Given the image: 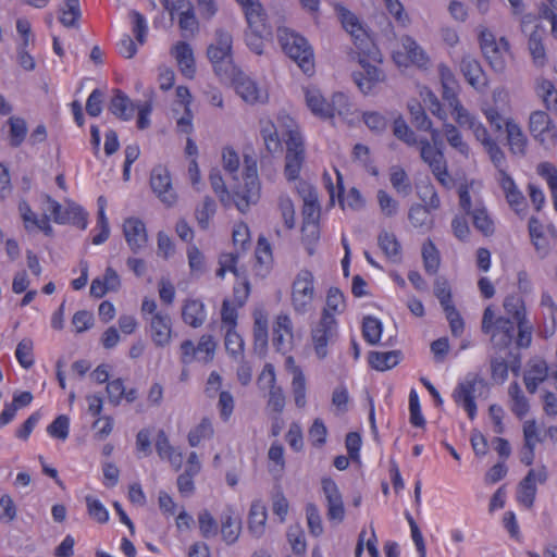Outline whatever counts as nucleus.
<instances>
[{
    "label": "nucleus",
    "instance_id": "obj_60",
    "mask_svg": "<svg viewBox=\"0 0 557 557\" xmlns=\"http://www.w3.org/2000/svg\"><path fill=\"white\" fill-rule=\"evenodd\" d=\"M408 107L411 115V122L413 123V125L420 131L430 129L432 122L428 117L422 106L419 102L414 101L412 103H409Z\"/></svg>",
    "mask_w": 557,
    "mask_h": 557
},
{
    "label": "nucleus",
    "instance_id": "obj_10",
    "mask_svg": "<svg viewBox=\"0 0 557 557\" xmlns=\"http://www.w3.org/2000/svg\"><path fill=\"white\" fill-rule=\"evenodd\" d=\"M420 157L429 165L433 175L444 187H451L453 178L447 170V162L441 147L432 146L426 138L420 139Z\"/></svg>",
    "mask_w": 557,
    "mask_h": 557
},
{
    "label": "nucleus",
    "instance_id": "obj_12",
    "mask_svg": "<svg viewBox=\"0 0 557 557\" xmlns=\"http://www.w3.org/2000/svg\"><path fill=\"white\" fill-rule=\"evenodd\" d=\"M370 61L374 62L358 50V62L361 69L352 73V78L358 88L366 95L371 92L385 78L383 71L371 64Z\"/></svg>",
    "mask_w": 557,
    "mask_h": 557
},
{
    "label": "nucleus",
    "instance_id": "obj_30",
    "mask_svg": "<svg viewBox=\"0 0 557 557\" xmlns=\"http://www.w3.org/2000/svg\"><path fill=\"white\" fill-rule=\"evenodd\" d=\"M182 318L191 327H199L206 321L205 305L198 299L186 300L182 309Z\"/></svg>",
    "mask_w": 557,
    "mask_h": 557
},
{
    "label": "nucleus",
    "instance_id": "obj_62",
    "mask_svg": "<svg viewBox=\"0 0 557 557\" xmlns=\"http://www.w3.org/2000/svg\"><path fill=\"white\" fill-rule=\"evenodd\" d=\"M47 432L54 438L65 441L69 437L70 419L64 414L59 416L48 425Z\"/></svg>",
    "mask_w": 557,
    "mask_h": 557
},
{
    "label": "nucleus",
    "instance_id": "obj_53",
    "mask_svg": "<svg viewBox=\"0 0 557 557\" xmlns=\"http://www.w3.org/2000/svg\"><path fill=\"white\" fill-rule=\"evenodd\" d=\"M408 219L414 227L428 230L431 225V216L429 209L420 203L411 206Z\"/></svg>",
    "mask_w": 557,
    "mask_h": 557
},
{
    "label": "nucleus",
    "instance_id": "obj_45",
    "mask_svg": "<svg viewBox=\"0 0 557 557\" xmlns=\"http://www.w3.org/2000/svg\"><path fill=\"white\" fill-rule=\"evenodd\" d=\"M422 258L425 271L434 275L440 267V252L432 240H426L422 246Z\"/></svg>",
    "mask_w": 557,
    "mask_h": 557
},
{
    "label": "nucleus",
    "instance_id": "obj_24",
    "mask_svg": "<svg viewBox=\"0 0 557 557\" xmlns=\"http://www.w3.org/2000/svg\"><path fill=\"white\" fill-rule=\"evenodd\" d=\"M498 183L510 208L517 213L522 211L525 205L524 196L517 188L512 177L507 173V171H502V176H498Z\"/></svg>",
    "mask_w": 557,
    "mask_h": 557
},
{
    "label": "nucleus",
    "instance_id": "obj_37",
    "mask_svg": "<svg viewBox=\"0 0 557 557\" xmlns=\"http://www.w3.org/2000/svg\"><path fill=\"white\" fill-rule=\"evenodd\" d=\"M389 181L393 188L401 196L407 197L412 193L411 181L407 172L399 165L389 169Z\"/></svg>",
    "mask_w": 557,
    "mask_h": 557
},
{
    "label": "nucleus",
    "instance_id": "obj_29",
    "mask_svg": "<svg viewBox=\"0 0 557 557\" xmlns=\"http://www.w3.org/2000/svg\"><path fill=\"white\" fill-rule=\"evenodd\" d=\"M244 11L248 23V29H252L257 33H269V30H271L265 22V13L259 0L250 2L249 5L244 8Z\"/></svg>",
    "mask_w": 557,
    "mask_h": 557
},
{
    "label": "nucleus",
    "instance_id": "obj_7",
    "mask_svg": "<svg viewBox=\"0 0 557 557\" xmlns=\"http://www.w3.org/2000/svg\"><path fill=\"white\" fill-rule=\"evenodd\" d=\"M487 391V384L482 377L476 374H469L458 384L453 397L467 411L469 418L473 420L476 414L475 399L484 396Z\"/></svg>",
    "mask_w": 557,
    "mask_h": 557
},
{
    "label": "nucleus",
    "instance_id": "obj_16",
    "mask_svg": "<svg viewBox=\"0 0 557 557\" xmlns=\"http://www.w3.org/2000/svg\"><path fill=\"white\" fill-rule=\"evenodd\" d=\"M547 480L545 468L531 469L518 485L517 499L527 508H532L537 492L536 483L543 484Z\"/></svg>",
    "mask_w": 557,
    "mask_h": 557
},
{
    "label": "nucleus",
    "instance_id": "obj_4",
    "mask_svg": "<svg viewBox=\"0 0 557 557\" xmlns=\"http://www.w3.org/2000/svg\"><path fill=\"white\" fill-rule=\"evenodd\" d=\"M277 37L283 51L298 64L305 74H312L314 57L308 40L286 27L277 29Z\"/></svg>",
    "mask_w": 557,
    "mask_h": 557
},
{
    "label": "nucleus",
    "instance_id": "obj_22",
    "mask_svg": "<svg viewBox=\"0 0 557 557\" xmlns=\"http://www.w3.org/2000/svg\"><path fill=\"white\" fill-rule=\"evenodd\" d=\"M293 339V325L287 314H278L273 326V345L278 351H287Z\"/></svg>",
    "mask_w": 557,
    "mask_h": 557
},
{
    "label": "nucleus",
    "instance_id": "obj_49",
    "mask_svg": "<svg viewBox=\"0 0 557 557\" xmlns=\"http://www.w3.org/2000/svg\"><path fill=\"white\" fill-rule=\"evenodd\" d=\"M34 342L29 337L23 338L16 346L15 357L24 369H29L34 366Z\"/></svg>",
    "mask_w": 557,
    "mask_h": 557
},
{
    "label": "nucleus",
    "instance_id": "obj_11",
    "mask_svg": "<svg viewBox=\"0 0 557 557\" xmlns=\"http://www.w3.org/2000/svg\"><path fill=\"white\" fill-rule=\"evenodd\" d=\"M337 321L333 315L321 314L320 320L311 329V339L315 355L323 359L327 355V345L337 337Z\"/></svg>",
    "mask_w": 557,
    "mask_h": 557
},
{
    "label": "nucleus",
    "instance_id": "obj_19",
    "mask_svg": "<svg viewBox=\"0 0 557 557\" xmlns=\"http://www.w3.org/2000/svg\"><path fill=\"white\" fill-rule=\"evenodd\" d=\"M221 535L227 545L237 542L242 532V518L232 507H226L220 516Z\"/></svg>",
    "mask_w": 557,
    "mask_h": 557
},
{
    "label": "nucleus",
    "instance_id": "obj_17",
    "mask_svg": "<svg viewBox=\"0 0 557 557\" xmlns=\"http://www.w3.org/2000/svg\"><path fill=\"white\" fill-rule=\"evenodd\" d=\"M123 234L134 253H138L148 243L146 226L139 219H126L123 223Z\"/></svg>",
    "mask_w": 557,
    "mask_h": 557
},
{
    "label": "nucleus",
    "instance_id": "obj_23",
    "mask_svg": "<svg viewBox=\"0 0 557 557\" xmlns=\"http://www.w3.org/2000/svg\"><path fill=\"white\" fill-rule=\"evenodd\" d=\"M548 377V366L542 359L532 360L523 375L527 391L534 394L541 383Z\"/></svg>",
    "mask_w": 557,
    "mask_h": 557
},
{
    "label": "nucleus",
    "instance_id": "obj_9",
    "mask_svg": "<svg viewBox=\"0 0 557 557\" xmlns=\"http://www.w3.org/2000/svg\"><path fill=\"white\" fill-rule=\"evenodd\" d=\"M392 58L398 66L408 67L409 65H414L425 70L430 65L428 53L408 35L400 38L399 47L393 50Z\"/></svg>",
    "mask_w": 557,
    "mask_h": 557
},
{
    "label": "nucleus",
    "instance_id": "obj_6",
    "mask_svg": "<svg viewBox=\"0 0 557 557\" xmlns=\"http://www.w3.org/2000/svg\"><path fill=\"white\" fill-rule=\"evenodd\" d=\"M480 48L490 66L497 73H503L507 66V58L510 55V45L505 37L496 38L487 28H483L479 35Z\"/></svg>",
    "mask_w": 557,
    "mask_h": 557
},
{
    "label": "nucleus",
    "instance_id": "obj_46",
    "mask_svg": "<svg viewBox=\"0 0 557 557\" xmlns=\"http://www.w3.org/2000/svg\"><path fill=\"white\" fill-rule=\"evenodd\" d=\"M379 246L385 256L393 261H398L400 257V244L396 236L388 232H382L377 238Z\"/></svg>",
    "mask_w": 557,
    "mask_h": 557
},
{
    "label": "nucleus",
    "instance_id": "obj_50",
    "mask_svg": "<svg viewBox=\"0 0 557 557\" xmlns=\"http://www.w3.org/2000/svg\"><path fill=\"white\" fill-rule=\"evenodd\" d=\"M213 426L208 418H203L200 423L188 433V443L191 447H196L202 440H208L213 436Z\"/></svg>",
    "mask_w": 557,
    "mask_h": 557
},
{
    "label": "nucleus",
    "instance_id": "obj_58",
    "mask_svg": "<svg viewBox=\"0 0 557 557\" xmlns=\"http://www.w3.org/2000/svg\"><path fill=\"white\" fill-rule=\"evenodd\" d=\"M434 294L443 310L455 307L451 302V290L446 278L437 277L434 282Z\"/></svg>",
    "mask_w": 557,
    "mask_h": 557
},
{
    "label": "nucleus",
    "instance_id": "obj_55",
    "mask_svg": "<svg viewBox=\"0 0 557 557\" xmlns=\"http://www.w3.org/2000/svg\"><path fill=\"white\" fill-rule=\"evenodd\" d=\"M393 133L399 140H403L409 146L419 144L413 131L407 125L406 121L401 116L394 120Z\"/></svg>",
    "mask_w": 557,
    "mask_h": 557
},
{
    "label": "nucleus",
    "instance_id": "obj_63",
    "mask_svg": "<svg viewBox=\"0 0 557 557\" xmlns=\"http://www.w3.org/2000/svg\"><path fill=\"white\" fill-rule=\"evenodd\" d=\"M198 522L201 535L206 539L218 534V523L208 510H202L198 515Z\"/></svg>",
    "mask_w": 557,
    "mask_h": 557
},
{
    "label": "nucleus",
    "instance_id": "obj_56",
    "mask_svg": "<svg viewBox=\"0 0 557 557\" xmlns=\"http://www.w3.org/2000/svg\"><path fill=\"white\" fill-rule=\"evenodd\" d=\"M292 392L295 405L304 408L307 404L306 399V377L302 371H296V375L292 380Z\"/></svg>",
    "mask_w": 557,
    "mask_h": 557
},
{
    "label": "nucleus",
    "instance_id": "obj_21",
    "mask_svg": "<svg viewBox=\"0 0 557 557\" xmlns=\"http://www.w3.org/2000/svg\"><path fill=\"white\" fill-rule=\"evenodd\" d=\"M460 71L466 77L467 82L476 90H484L487 86L486 76L479 63L471 55L462 57L460 61Z\"/></svg>",
    "mask_w": 557,
    "mask_h": 557
},
{
    "label": "nucleus",
    "instance_id": "obj_47",
    "mask_svg": "<svg viewBox=\"0 0 557 557\" xmlns=\"http://www.w3.org/2000/svg\"><path fill=\"white\" fill-rule=\"evenodd\" d=\"M529 233L532 243L542 256H545L548 251V242L543 234V227L539 219L532 216L529 221Z\"/></svg>",
    "mask_w": 557,
    "mask_h": 557
},
{
    "label": "nucleus",
    "instance_id": "obj_28",
    "mask_svg": "<svg viewBox=\"0 0 557 557\" xmlns=\"http://www.w3.org/2000/svg\"><path fill=\"white\" fill-rule=\"evenodd\" d=\"M544 29L535 26L534 30L530 34L528 39V49L532 57L533 63L536 66H544L546 64V49L543 44Z\"/></svg>",
    "mask_w": 557,
    "mask_h": 557
},
{
    "label": "nucleus",
    "instance_id": "obj_38",
    "mask_svg": "<svg viewBox=\"0 0 557 557\" xmlns=\"http://www.w3.org/2000/svg\"><path fill=\"white\" fill-rule=\"evenodd\" d=\"M508 395L510 397L511 411L518 418L524 417L529 411V401L517 382H512L509 385Z\"/></svg>",
    "mask_w": 557,
    "mask_h": 557
},
{
    "label": "nucleus",
    "instance_id": "obj_32",
    "mask_svg": "<svg viewBox=\"0 0 557 557\" xmlns=\"http://www.w3.org/2000/svg\"><path fill=\"white\" fill-rule=\"evenodd\" d=\"M110 111L117 117L128 121L133 117L136 106L121 90H115V95L111 100Z\"/></svg>",
    "mask_w": 557,
    "mask_h": 557
},
{
    "label": "nucleus",
    "instance_id": "obj_8",
    "mask_svg": "<svg viewBox=\"0 0 557 557\" xmlns=\"http://www.w3.org/2000/svg\"><path fill=\"white\" fill-rule=\"evenodd\" d=\"M315 297L314 276L308 269L300 270L292 284L290 301L293 309L299 313H307Z\"/></svg>",
    "mask_w": 557,
    "mask_h": 557
},
{
    "label": "nucleus",
    "instance_id": "obj_33",
    "mask_svg": "<svg viewBox=\"0 0 557 557\" xmlns=\"http://www.w3.org/2000/svg\"><path fill=\"white\" fill-rule=\"evenodd\" d=\"M400 351H371L369 354V363L370 366L377 371H386L399 363L400 360Z\"/></svg>",
    "mask_w": 557,
    "mask_h": 557
},
{
    "label": "nucleus",
    "instance_id": "obj_64",
    "mask_svg": "<svg viewBox=\"0 0 557 557\" xmlns=\"http://www.w3.org/2000/svg\"><path fill=\"white\" fill-rule=\"evenodd\" d=\"M89 516L99 523H104L109 519L107 508L96 498L88 495L85 497Z\"/></svg>",
    "mask_w": 557,
    "mask_h": 557
},
{
    "label": "nucleus",
    "instance_id": "obj_5",
    "mask_svg": "<svg viewBox=\"0 0 557 557\" xmlns=\"http://www.w3.org/2000/svg\"><path fill=\"white\" fill-rule=\"evenodd\" d=\"M233 38L230 33L218 29L215 40L207 50L214 72L221 77H231L235 73V66L232 57Z\"/></svg>",
    "mask_w": 557,
    "mask_h": 557
},
{
    "label": "nucleus",
    "instance_id": "obj_27",
    "mask_svg": "<svg viewBox=\"0 0 557 557\" xmlns=\"http://www.w3.org/2000/svg\"><path fill=\"white\" fill-rule=\"evenodd\" d=\"M235 87L237 94L248 103L264 102L268 98L267 92L258 88L249 77H239Z\"/></svg>",
    "mask_w": 557,
    "mask_h": 557
},
{
    "label": "nucleus",
    "instance_id": "obj_3",
    "mask_svg": "<svg viewBox=\"0 0 557 557\" xmlns=\"http://www.w3.org/2000/svg\"><path fill=\"white\" fill-rule=\"evenodd\" d=\"M335 12L344 29L350 34L356 48L375 63H381L383 55L358 17L341 4L335 5Z\"/></svg>",
    "mask_w": 557,
    "mask_h": 557
},
{
    "label": "nucleus",
    "instance_id": "obj_31",
    "mask_svg": "<svg viewBox=\"0 0 557 557\" xmlns=\"http://www.w3.org/2000/svg\"><path fill=\"white\" fill-rule=\"evenodd\" d=\"M302 222H318L320 218V205L315 190L306 185L302 188Z\"/></svg>",
    "mask_w": 557,
    "mask_h": 557
},
{
    "label": "nucleus",
    "instance_id": "obj_42",
    "mask_svg": "<svg viewBox=\"0 0 557 557\" xmlns=\"http://www.w3.org/2000/svg\"><path fill=\"white\" fill-rule=\"evenodd\" d=\"M216 212V203L210 197H205L202 202L195 209V218L201 230H208L211 219Z\"/></svg>",
    "mask_w": 557,
    "mask_h": 557
},
{
    "label": "nucleus",
    "instance_id": "obj_59",
    "mask_svg": "<svg viewBox=\"0 0 557 557\" xmlns=\"http://www.w3.org/2000/svg\"><path fill=\"white\" fill-rule=\"evenodd\" d=\"M306 518L310 533L320 536L323 533L322 519L315 504L309 503L306 506Z\"/></svg>",
    "mask_w": 557,
    "mask_h": 557
},
{
    "label": "nucleus",
    "instance_id": "obj_51",
    "mask_svg": "<svg viewBox=\"0 0 557 557\" xmlns=\"http://www.w3.org/2000/svg\"><path fill=\"white\" fill-rule=\"evenodd\" d=\"M363 338L370 344L375 345L379 343L382 335V323L379 319L368 315L363 318L362 322Z\"/></svg>",
    "mask_w": 557,
    "mask_h": 557
},
{
    "label": "nucleus",
    "instance_id": "obj_39",
    "mask_svg": "<svg viewBox=\"0 0 557 557\" xmlns=\"http://www.w3.org/2000/svg\"><path fill=\"white\" fill-rule=\"evenodd\" d=\"M261 137L263 139L267 151L271 154L282 151V144L275 125L271 121L261 123Z\"/></svg>",
    "mask_w": 557,
    "mask_h": 557
},
{
    "label": "nucleus",
    "instance_id": "obj_43",
    "mask_svg": "<svg viewBox=\"0 0 557 557\" xmlns=\"http://www.w3.org/2000/svg\"><path fill=\"white\" fill-rule=\"evenodd\" d=\"M9 125V144L11 147H20L27 134V124L24 119L11 116L8 120Z\"/></svg>",
    "mask_w": 557,
    "mask_h": 557
},
{
    "label": "nucleus",
    "instance_id": "obj_20",
    "mask_svg": "<svg viewBox=\"0 0 557 557\" xmlns=\"http://www.w3.org/2000/svg\"><path fill=\"white\" fill-rule=\"evenodd\" d=\"M151 338L159 347H165L171 343L172 322L169 314L157 312L150 320Z\"/></svg>",
    "mask_w": 557,
    "mask_h": 557
},
{
    "label": "nucleus",
    "instance_id": "obj_14",
    "mask_svg": "<svg viewBox=\"0 0 557 557\" xmlns=\"http://www.w3.org/2000/svg\"><path fill=\"white\" fill-rule=\"evenodd\" d=\"M150 185L157 197L168 207L173 206L177 196L172 187L170 172L166 168L158 165L152 169Z\"/></svg>",
    "mask_w": 557,
    "mask_h": 557
},
{
    "label": "nucleus",
    "instance_id": "obj_36",
    "mask_svg": "<svg viewBox=\"0 0 557 557\" xmlns=\"http://www.w3.org/2000/svg\"><path fill=\"white\" fill-rule=\"evenodd\" d=\"M268 346V318L258 311L253 313V347L262 351Z\"/></svg>",
    "mask_w": 557,
    "mask_h": 557
},
{
    "label": "nucleus",
    "instance_id": "obj_26",
    "mask_svg": "<svg viewBox=\"0 0 557 557\" xmlns=\"http://www.w3.org/2000/svg\"><path fill=\"white\" fill-rule=\"evenodd\" d=\"M268 513L267 507L260 499L252 502L248 515V531L255 537L263 535L265 530Z\"/></svg>",
    "mask_w": 557,
    "mask_h": 557
},
{
    "label": "nucleus",
    "instance_id": "obj_52",
    "mask_svg": "<svg viewBox=\"0 0 557 557\" xmlns=\"http://www.w3.org/2000/svg\"><path fill=\"white\" fill-rule=\"evenodd\" d=\"M504 309L507 314L512 317V321L516 323L527 320L524 301L519 296H507L504 300Z\"/></svg>",
    "mask_w": 557,
    "mask_h": 557
},
{
    "label": "nucleus",
    "instance_id": "obj_48",
    "mask_svg": "<svg viewBox=\"0 0 557 557\" xmlns=\"http://www.w3.org/2000/svg\"><path fill=\"white\" fill-rule=\"evenodd\" d=\"M472 223L474 227L483 233L485 236L494 233V222L487 214V211L482 206H476L471 212Z\"/></svg>",
    "mask_w": 557,
    "mask_h": 557
},
{
    "label": "nucleus",
    "instance_id": "obj_25",
    "mask_svg": "<svg viewBox=\"0 0 557 557\" xmlns=\"http://www.w3.org/2000/svg\"><path fill=\"white\" fill-rule=\"evenodd\" d=\"M172 54L174 55L182 74L188 78L194 77L196 67L190 46L185 41H180L173 47Z\"/></svg>",
    "mask_w": 557,
    "mask_h": 557
},
{
    "label": "nucleus",
    "instance_id": "obj_34",
    "mask_svg": "<svg viewBox=\"0 0 557 557\" xmlns=\"http://www.w3.org/2000/svg\"><path fill=\"white\" fill-rule=\"evenodd\" d=\"M507 140L510 150L515 154L523 156L527 148V138L521 127L513 121H506Z\"/></svg>",
    "mask_w": 557,
    "mask_h": 557
},
{
    "label": "nucleus",
    "instance_id": "obj_54",
    "mask_svg": "<svg viewBox=\"0 0 557 557\" xmlns=\"http://www.w3.org/2000/svg\"><path fill=\"white\" fill-rule=\"evenodd\" d=\"M245 343L242 336L235 331V329H227L225 334V349L234 358L238 359L244 357Z\"/></svg>",
    "mask_w": 557,
    "mask_h": 557
},
{
    "label": "nucleus",
    "instance_id": "obj_41",
    "mask_svg": "<svg viewBox=\"0 0 557 557\" xmlns=\"http://www.w3.org/2000/svg\"><path fill=\"white\" fill-rule=\"evenodd\" d=\"M346 308L344 294L337 287H331L327 290L325 307L322 314L333 315L341 314Z\"/></svg>",
    "mask_w": 557,
    "mask_h": 557
},
{
    "label": "nucleus",
    "instance_id": "obj_57",
    "mask_svg": "<svg viewBox=\"0 0 557 557\" xmlns=\"http://www.w3.org/2000/svg\"><path fill=\"white\" fill-rule=\"evenodd\" d=\"M277 208L281 212L285 226L288 230L295 226V207L292 199L287 195H280L277 199Z\"/></svg>",
    "mask_w": 557,
    "mask_h": 557
},
{
    "label": "nucleus",
    "instance_id": "obj_40",
    "mask_svg": "<svg viewBox=\"0 0 557 557\" xmlns=\"http://www.w3.org/2000/svg\"><path fill=\"white\" fill-rule=\"evenodd\" d=\"M536 94L547 110L557 113V89L553 82L541 78L536 85Z\"/></svg>",
    "mask_w": 557,
    "mask_h": 557
},
{
    "label": "nucleus",
    "instance_id": "obj_18",
    "mask_svg": "<svg viewBox=\"0 0 557 557\" xmlns=\"http://www.w3.org/2000/svg\"><path fill=\"white\" fill-rule=\"evenodd\" d=\"M516 322L509 318L499 317L496 324L486 334L490 335L492 344L497 348H507L515 338Z\"/></svg>",
    "mask_w": 557,
    "mask_h": 557
},
{
    "label": "nucleus",
    "instance_id": "obj_13",
    "mask_svg": "<svg viewBox=\"0 0 557 557\" xmlns=\"http://www.w3.org/2000/svg\"><path fill=\"white\" fill-rule=\"evenodd\" d=\"M529 131L541 145L554 146L557 140V128L549 115L544 111H534L529 119Z\"/></svg>",
    "mask_w": 557,
    "mask_h": 557
},
{
    "label": "nucleus",
    "instance_id": "obj_44",
    "mask_svg": "<svg viewBox=\"0 0 557 557\" xmlns=\"http://www.w3.org/2000/svg\"><path fill=\"white\" fill-rule=\"evenodd\" d=\"M443 133L446 137L447 143L454 149H456L459 153L466 157L469 154V146L467 145V143L463 141L462 135L456 125L448 122L444 123Z\"/></svg>",
    "mask_w": 557,
    "mask_h": 557
},
{
    "label": "nucleus",
    "instance_id": "obj_61",
    "mask_svg": "<svg viewBox=\"0 0 557 557\" xmlns=\"http://www.w3.org/2000/svg\"><path fill=\"white\" fill-rule=\"evenodd\" d=\"M287 539L296 555L302 556L306 554L307 544L304 531L299 525L290 527L287 531Z\"/></svg>",
    "mask_w": 557,
    "mask_h": 557
},
{
    "label": "nucleus",
    "instance_id": "obj_1",
    "mask_svg": "<svg viewBox=\"0 0 557 557\" xmlns=\"http://www.w3.org/2000/svg\"><path fill=\"white\" fill-rule=\"evenodd\" d=\"M209 181L221 203L224 207L234 203L242 213L247 212L250 206L256 205L260 198L261 185L257 161L251 156L245 154L244 157V185L238 186L232 194L226 189L219 170L214 169L210 172Z\"/></svg>",
    "mask_w": 557,
    "mask_h": 557
},
{
    "label": "nucleus",
    "instance_id": "obj_15",
    "mask_svg": "<svg viewBox=\"0 0 557 557\" xmlns=\"http://www.w3.org/2000/svg\"><path fill=\"white\" fill-rule=\"evenodd\" d=\"M321 484L326 500L327 519L341 523L345 518V507L338 486L330 478L322 479Z\"/></svg>",
    "mask_w": 557,
    "mask_h": 557
},
{
    "label": "nucleus",
    "instance_id": "obj_2",
    "mask_svg": "<svg viewBox=\"0 0 557 557\" xmlns=\"http://www.w3.org/2000/svg\"><path fill=\"white\" fill-rule=\"evenodd\" d=\"M281 126L286 127L283 136H286V156L284 173L288 181H294L299 176L300 170L305 161V146L302 136L289 116L280 119Z\"/></svg>",
    "mask_w": 557,
    "mask_h": 557
},
{
    "label": "nucleus",
    "instance_id": "obj_35",
    "mask_svg": "<svg viewBox=\"0 0 557 557\" xmlns=\"http://www.w3.org/2000/svg\"><path fill=\"white\" fill-rule=\"evenodd\" d=\"M308 108L314 115L323 119L330 117V106L321 95L319 89L307 88L305 91Z\"/></svg>",
    "mask_w": 557,
    "mask_h": 557
}]
</instances>
